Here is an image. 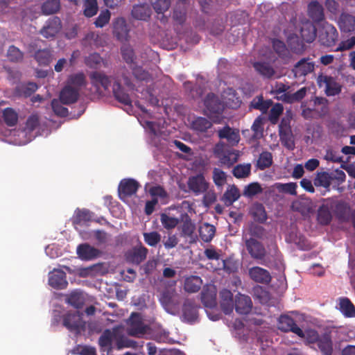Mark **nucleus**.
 I'll return each mask as SVG.
<instances>
[{
	"mask_svg": "<svg viewBox=\"0 0 355 355\" xmlns=\"http://www.w3.org/2000/svg\"><path fill=\"white\" fill-rule=\"evenodd\" d=\"M248 273L250 279L257 283L268 284L271 282L270 272L261 267L254 266L249 269Z\"/></svg>",
	"mask_w": 355,
	"mask_h": 355,
	"instance_id": "obj_19",
	"label": "nucleus"
},
{
	"mask_svg": "<svg viewBox=\"0 0 355 355\" xmlns=\"http://www.w3.org/2000/svg\"><path fill=\"white\" fill-rule=\"evenodd\" d=\"M191 126L197 132H206L212 127V123L205 117L198 116L192 121Z\"/></svg>",
	"mask_w": 355,
	"mask_h": 355,
	"instance_id": "obj_42",
	"label": "nucleus"
},
{
	"mask_svg": "<svg viewBox=\"0 0 355 355\" xmlns=\"http://www.w3.org/2000/svg\"><path fill=\"white\" fill-rule=\"evenodd\" d=\"M112 93L117 101L125 105L132 106V100L129 94L125 92L121 85L117 81L113 84Z\"/></svg>",
	"mask_w": 355,
	"mask_h": 355,
	"instance_id": "obj_26",
	"label": "nucleus"
},
{
	"mask_svg": "<svg viewBox=\"0 0 355 355\" xmlns=\"http://www.w3.org/2000/svg\"><path fill=\"white\" fill-rule=\"evenodd\" d=\"M318 87L324 88V93L327 96L338 95L342 91V85L336 78L331 76L320 74L317 78Z\"/></svg>",
	"mask_w": 355,
	"mask_h": 355,
	"instance_id": "obj_2",
	"label": "nucleus"
},
{
	"mask_svg": "<svg viewBox=\"0 0 355 355\" xmlns=\"http://www.w3.org/2000/svg\"><path fill=\"white\" fill-rule=\"evenodd\" d=\"M272 43L274 51L279 58L285 59L289 57L290 52L284 42L274 39Z\"/></svg>",
	"mask_w": 355,
	"mask_h": 355,
	"instance_id": "obj_46",
	"label": "nucleus"
},
{
	"mask_svg": "<svg viewBox=\"0 0 355 355\" xmlns=\"http://www.w3.org/2000/svg\"><path fill=\"white\" fill-rule=\"evenodd\" d=\"M119 328H113L112 330L105 329L98 338V345L101 348L112 347L113 340L116 341Z\"/></svg>",
	"mask_w": 355,
	"mask_h": 355,
	"instance_id": "obj_29",
	"label": "nucleus"
},
{
	"mask_svg": "<svg viewBox=\"0 0 355 355\" xmlns=\"http://www.w3.org/2000/svg\"><path fill=\"white\" fill-rule=\"evenodd\" d=\"M279 137L282 144L288 150H293L295 148V142L291 131L280 130Z\"/></svg>",
	"mask_w": 355,
	"mask_h": 355,
	"instance_id": "obj_50",
	"label": "nucleus"
},
{
	"mask_svg": "<svg viewBox=\"0 0 355 355\" xmlns=\"http://www.w3.org/2000/svg\"><path fill=\"white\" fill-rule=\"evenodd\" d=\"M236 313L241 315L249 313L252 307L251 298L245 295L239 293L235 297L234 306Z\"/></svg>",
	"mask_w": 355,
	"mask_h": 355,
	"instance_id": "obj_18",
	"label": "nucleus"
},
{
	"mask_svg": "<svg viewBox=\"0 0 355 355\" xmlns=\"http://www.w3.org/2000/svg\"><path fill=\"white\" fill-rule=\"evenodd\" d=\"M49 284L55 289L65 288L68 285L66 273L62 270L54 269L49 274Z\"/></svg>",
	"mask_w": 355,
	"mask_h": 355,
	"instance_id": "obj_16",
	"label": "nucleus"
},
{
	"mask_svg": "<svg viewBox=\"0 0 355 355\" xmlns=\"http://www.w3.org/2000/svg\"><path fill=\"white\" fill-rule=\"evenodd\" d=\"M339 309L346 317H355V306L347 297L340 299Z\"/></svg>",
	"mask_w": 355,
	"mask_h": 355,
	"instance_id": "obj_41",
	"label": "nucleus"
},
{
	"mask_svg": "<svg viewBox=\"0 0 355 355\" xmlns=\"http://www.w3.org/2000/svg\"><path fill=\"white\" fill-rule=\"evenodd\" d=\"M332 205V211L335 213L340 220H345L348 216L349 211V206L345 202L338 200L336 199L330 198Z\"/></svg>",
	"mask_w": 355,
	"mask_h": 355,
	"instance_id": "obj_27",
	"label": "nucleus"
},
{
	"mask_svg": "<svg viewBox=\"0 0 355 355\" xmlns=\"http://www.w3.org/2000/svg\"><path fill=\"white\" fill-rule=\"evenodd\" d=\"M110 16L111 13L107 9L102 10L94 22L95 26L103 28L110 21Z\"/></svg>",
	"mask_w": 355,
	"mask_h": 355,
	"instance_id": "obj_64",
	"label": "nucleus"
},
{
	"mask_svg": "<svg viewBox=\"0 0 355 355\" xmlns=\"http://www.w3.org/2000/svg\"><path fill=\"white\" fill-rule=\"evenodd\" d=\"M243 239L246 250L250 257L254 259L261 261V263L265 264L262 261L266 257V250L263 243L254 238L243 237Z\"/></svg>",
	"mask_w": 355,
	"mask_h": 355,
	"instance_id": "obj_4",
	"label": "nucleus"
},
{
	"mask_svg": "<svg viewBox=\"0 0 355 355\" xmlns=\"http://www.w3.org/2000/svg\"><path fill=\"white\" fill-rule=\"evenodd\" d=\"M309 16L316 22L322 21L324 18V9L318 1H311L308 6Z\"/></svg>",
	"mask_w": 355,
	"mask_h": 355,
	"instance_id": "obj_33",
	"label": "nucleus"
},
{
	"mask_svg": "<svg viewBox=\"0 0 355 355\" xmlns=\"http://www.w3.org/2000/svg\"><path fill=\"white\" fill-rule=\"evenodd\" d=\"M60 7V0H46L42 6V10L45 15H52L57 12Z\"/></svg>",
	"mask_w": 355,
	"mask_h": 355,
	"instance_id": "obj_48",
	"label": "nucleus"
},
{
	"mask_svg": "<svg viewBox=\"0 0 355 355\" xmlns=\"http://www.w3.org/2000/svg\"><path fill=\"white\" fill-rule=\"evenodd\" d=\"M151 4L157 13L163 14L168 10L171 6V0H152Z\"/></svg>",
	"mask_w": 355,
	"mask_h": 355,
	"instance_id": "obj_58",
	"label": "nucleus"
},
{
	"mask_svg": "<svg viewBox=\"0 0 355 355\" xmlns=\"http://www.w3.org/2000/svg\"><path fill=\"white\" fill-rule=\"evenodd\" d=\"M77 254L83 260H91L98 257L101 252L90 245L84 243L78 246Z\"/></svg>",
	"mask_w": 355,
	"mask_h": 355,
	"instance_id": "obj_23",
	"label": "nucleus"
},
{
	"mask_svg": "<svg viewBox=\"0 0 355 355\" xmlns=\"http://www.w3.org/2000/svg\"><path fill=\"white\" fill-rule=\"evenodd\" d=\"M202 284V281L200 277L192 275L185 279L184 288L187 293H196L200 289Z\"/></svg>",
	"mask_w": 355,
	"mask_h": 355,
	"instance_id": "obj_37",
	"label": "nucleus"
},
{
	"mask_svg": "<svg viewBox=\"0 0 355 355\" xmlns=\"http://www.w3.org/2000/svg\"><path fill=\"white\" fill-rule=\"evenodd\" d=\"M250 171L251 165L250 164H239L233 168L232 173L236 178H245L250 175Z\"/></svg>",
	"mask_w": 355,
	"mask_h": 355,
	"instance_id": "obj_53",
	"label": "nucleus"
},
{
	"mask_svg": "<svg viewBox=\"0 0 355 355\" xmlns=\"http://www.w3.org/2000/svg\"><path fill=\"white\" fill-rule=\"evenodd\" d=\"M332 205L330 198L323 199V202L318 209L317 220L322 225H329L332 220Z\"/></svg>",
	"mask_w": 355,
	"mask_h": 355,
	"instance_id": "obj_13",
	"label": "nucleus"
},
{
	"mask_svg": "<svg viewBox=\"0 0 355 355\" xmlns=\"http://www.w3.org/2000/svg\"><path fill=\"white\" fill-rule=\"evenodd\" d=\"M3 119L8 126L13 127L18 122V114L14 109L6 107L3 110Z\"/></svg>",
	"mask_w": 355,
	"mask_h": 355,
	"instance_id": "obj_44",
	"label": "nucleus"
},
{
	"mask_svg": "<svg viewBox=\"0 0 355 355\" xmlns=\"http://www.w3.org/2000/svg\"><path fill=\"white\" fill-rule=\"evenodd\" d=\"M261 192L262 188L260 184L258 182H252L245 187L243 195L251 198Z\"/></svg>",
	"mask_w": 355,
	"mask_h": 355,
	"instance_id": "obj_60",
	"label": "nucleus"
},
{
	"mask_svg": "<svg viewBox=\"0 0 355 355\" xmlns=\"http://www.w3.org/2000/svg\"><path fill=\"white\" fill-rule=\"evenodd\" d=\"M338 25L341 31L351 33L355 30V17L346 13L340 16Z\"/></svg>",
	"mask_w": 355,
	"mask_h": 355,
	"instance_id": "obj_32",
	"label": "nucleus"
},
{
	"mask_svg": "<svg viewBox=\"0 0 355 355\" xmlns=\"http://www.w3.org/2000/svg\"><path fill=\"white\" fill-rule=\"evenodd\" d=\"M333 177L327 172H321L318 173L315 180V184L324 188H329L331 184Z\"/></svg>",
	"mask_w": 355,
	"mask_h": 355,
	"instance_id": "obj_55",
	"label": "nucleus"
},
{
	"mask_svg": "<svg viewBox=\"0 0 355 355\" xmlns=\"http://www.w3.org/2000/svg\"><path fill=\"white\" fill-rule=\"evenodd\" d=\"M180 217L175 218L168 216L166 214H162L160 216V221L163 227L166 230L175 228L180 223Z\"/></svg>",
	"mask_w": 355,
	"mask_h": 355,
	"instance_id": "obj_52",
	"label": "nucleus"
},
{
	"mask_svg": "<svg viewBox=\"0 0 355 355\" xmlns=\"http://www.w3.org/2000/svg\"><path fill=\"white\" fill-rule=\"evenodd\" d=\"M204 105L205 107V113L209 117H213L216 114H222L224 110V106L218 98V97L213 94H208L205 100Z\"/></svg>",
	"mask_w": 355,
	"mask_h": 355,
	"instance_id": "obj_7",
	"label": "nucleus"
},
{
	"mask_svg": "<svg viewBox=\"0 0 355 355\" xmlns=\"http://www.w3.org/2000/svg\"><path fill=\"white\" fill-rule=\"evenodd\" d=\"M254 69L261 76L270 78L272 77L275 73L273 67L266 62H256L253 64Z\"/></svg>",
	"mask_w": 355,
	"mask_h": 355,
	"instance_id": "obj_40",
	"label": "nucleus"
},
{
	"mask_svg": "<svg viewBox=\"0 0 355 355\" xmlns=\"http://www.w3.org/2000/svg\"><path fill=\"white\" fill-rule=\"evenodd\" d=\"M187 8L184 5H178L173 10V19L178 24L182 25L187 19Z\"/></svg>",
	"mask_w": 355,
	"mask_h": 355,
	"instance_id": "obj_47",
	"label": "nucleus"
},
{
	"mask_svg": "<svg viewBox=\"0 0 355 355\" xmlns=\"http://www.w3.org/2000/svg\"><path fill=\"white\" fill-rule=\"evenodd\" d=\"M306 87H304L293 94H289L286 92L280 94L279 96H277V98L286 103H293L303 99L306 94Z\"/></svg>",
	"mask_w": 355,
	"mask_h": 355,
	"instance_id": "obj_30",
	"label": "nucleus"
},
{
	"mask_svg": "<svg viewBox=\"0 0 355 355\" xmlns=\"http://www.w3.org/2000/svg\"><path fill=\"white\" fill-rule=\"evenodd\" d=\"M277 327L283 332H293L298 336H303V330L296 324L293 318L287 315L279 316Z\"/></svg>",
	"mask_w": 355,
	"mask_h": 355,
	"instance_id": "obj_11",
	"label": "nucleus"
},
{
	"mask_svg": "<svg viewBox=\"0 0 355 355\" xmlns=\"http://www.w3.org/2000/svg\"><path fill=\"white\" fill-rule=\"evenodd\" d=\"M272 164V155L269 151H263L257 162V167L260 170H265Z\"/></svg>",
	"mask_w": 355,
	"mask_h": 355,
	"instance_id": "obj_45",
	"label": "nucleus"
},
{
	"mask_svg": "<svg viewBox=\"0 0 355 355\" xmlns=\"http://www.w3.org/2000/svg\"><path fill=\"white\" fill-rule=\"evenodd\" d=\"M139 187V184L132 178L123 179L119 185L118 192L121 200H125L128 197L135 194Z\"/></svg>",
	"mask_w": 355,
	"mask_h": 355,
	"instance_id": "obj_9",
	"label": "nucleus"
},
{
	"mask_svg": "<svg viewBox=\"0 0 355 355\" xmlns=\"http://www.w3.org/2000/svg\"><path fill=\"white\" fill-rule=\"evenodd\" d=\"M220 297L222 311L226 315L230 314L234 306L232 293L227 289H223L220 292Z\"/></svg>",
	"mask_w": 355,
	"mask_h": 355,
	"instance_id": "obj_22",
	"label": "nucleus"
},
{
	"mask_svg": "<svg viewBox=\"0 0 355 355\" xmlns=\"http://www.w3.org/2000/svg\"><path fill=\"white\" fill-rule=\"evenodd\" d=\"M116 345L117 349H121L127 347L135 348L137 344L136 341L128 338L127 337L120 334L118 331L117 336L116 338Z\"/></svg>",
	"mask_w": 355,
	"mask_h": 355,
	"instance_id": "obj_51",
	"label": "nucleus"
},
{
	"mask_svg": "<svg viewBox=\"0 0 355 355\" xmlns=\"http://www.w3.org/2000/svg\"><path fill=\"white\" fill-rule=\"evenodd\" d=\"M38 87L36 83L29 82L18 85L15 89V95L18 97L27 98L36 92Z\"/></svg>",
	"mask_w": 355,
	"mask_h": 355,
	"instance_id": "obj_31",
	"label": "nucleus"
},
{
	"mask_svg": "<svg viewBox=\"0 0 355 355\" xmlns=\"http://www.w3.org/2000/svg\"><path fill=\"white\" fill-rule=\"evenodd\" d=\"M97 0H85L83 13L87 17L94 16L98 12Z\"/></svg>",
	"mask_w": 355,
	"mask_h": 355,
	"instance_id": "obj_54",
	"label": "nucleus"
},
{
	"mask_svg": "<svg viewBox=\"0 0 355 355\" xmlns=\"http://www.w3.org/2000/svg\"><path fill=\"white\" fill-rule=\"evenodd\" d=\"M320 42L327 47L334 46L338 38V33L332 24H325L322 26L319 33Z\"/></svg>",
	"mask_w": 355,
	"mask_h": 355,
	"instance_id": "obj_6",
	"label": "nucleus"
},
{
	"mask_svg": "<svg viewBox=\"0 0 355 355\" xmlns=\"http://www.w3.org/2000/svg\"><path fill=\"white\" fill-rule=\"evenodd\" d=\"M180 223H181L180 226L181 236L194 240L196 225L188 214L184 212L180 214Z\"/></svg>",
	"mask_w": 355,
	"mask_h": 355,
	"instance_id": "obj_15",
	"label": "nucleus"
},
{
	"mask_svg": "<svg viewBox=\"0 0 355 355\" xmlns=\"http://www.w3.org/2000/svg\"><path fill=\"white\" fill-rule=\"evenodd\" d=\"M67 302L74 308H81L84 304V299L82 295L78 292H72L67 299Z\"/></svg>",
	"mask_w": 355,
	"mask_h": 355,
	"instance_id": "obj_57",
	"label": "nucleus"
},
{
	"mask_svg": "<svg viewBox=\"0 0 355 355\" xmlns=\"http://www.w3.org/2000/svg\"><path fill=\"white\" fill-rule=\"evenodd\" d=\"M33 57L40 65L46 66L51 61V53L49 49L35 51Z\"/></svg>",
	"mask_w": 355,
	"mask_h": 355,
	"instance_id": "obj_43",
	"label": "nucleus"
},
{
	"mask_svg": "<svg viewBox=\"0 0 355 355\" xmlns=\"http://www.w3.org/2000/svg\"><path fill=\"white\" fill-rule=\"evenodd\" d=\"M132 73L135 79L139 81L148 82L151 79L150 74L141 67H134Z\"/></svg>",
	"mask_w": 355,
	"mask_h": 355,
	"instance_id": "obj_63",
	"label": "nucleus"
},
{
	"mask_svg": "<svg viewBox=\"0 0 355 355\" xmlns=\"http://www.w3.org/2000/svg\"><path fill=\"white\" fill-rule=\"evenodd\" d=\"M67 85H70L80 92L86 85L85 76L83 72L71 74L69 76Z\"/></svg>",
	"mask_w": 355,
	"mask_h": 355,
	"instance_id": "obj_39",
	"label": "nucleus"
},
{
	"mask_svg": "<svg viewBox=\"0 0 355 355\" xmlns=\"http://www.w3.org/2000/svg\"><path fill=\"white\" fill-rule=\"evenodd\" d=\"M266 230L265 229L259 225L257 224H251L248 228V234H250V238H257V239H263L265 236Z\"/></svg>",
	"mask_w": 355,
	"mask_h": 355,
	"instance_id": "obj_61",
	"label": "nucleus"
},
{
	"mask_svg": "<svg viewBox=\"0 0 355 355\" xmlns=\"http://www.w3.org/2000/svg\"><path fill=\"white\" fill-rule=\"evenodd\" d=\"M218 135L220 139H225L232 146L238 144L240 140V135L238 131L232 129L229 125H225L219 130Z\"/></svg>",
	"mask_w": 355,
	"mask_h": 355,
	"instance_id": "obj_25",
	"label": "nucleus"
},
{
	"mask_svg": "<svg viewBox=\"0 0 355 355\" xmlns=\"http://www.w3.org/2000/svg\"><path fill=\"white\" fill-rule=\"evenodd\" d=\"M83 314L79 311L67 312L62 316V325L71 332H79L85 327Z\"/></svg>",
	"mask_w": 355,
	"mask_h": 355,
	"instance_id": "obj_3",
	"label": "nucleus"
},
{
	"mask_svg": "<svg viewBox=\"0 0 355 355\" xmlns=\"http://www.w3.org/2000/svg\"><path fill=\"white\" fill-rule=\"evenodd\" d=\"M198 306L193 300L187 299L182 306V317L184 321L193 323L198 318Z\"/></svg>",
	"mask_w": 355,
	"mask_h": 355,
	"instance_id": "obj_14",
	"label": "nucleus"
},
{
	"mask_svg": "<svg viewBox=\"0 0 355 355\" xmlns=\"http://www.w3.org/2000/svg\"><path fill=\"white\" fill-rule=\"evenodd\" d=\"M317 30L315 26L310 21L302 23L300 27V37L307 43H311L316 37Z\"/></svg>",
	"mask_w": 355,
	"mask_h": 355,
	"instance_id": "obj_24",
	"label": "nucleus"
},
{
	"mask_svg": "<svg viewBox=\"0 0 355 355\" xmlns=\"http://www.w3.org/2000/svg\"><path fill=\"white\" fill-rule=\"evenodd\" d=\"M302 116L305 119H318L329 113L328 100L324 97L314 96L302 103Z\"/></svg>",
	"mask_w": 355,
	"mask_h": 355,
	"instance_id": "obj_1",
	"label": "nucleus"
},
{
	"mask_svg": "<svg viewBox=\"0 0 355 355\" xmlns=\"http://www.w3.org/2000/svg\"><path fill=\"white\" fill-rule=\"evenodd\" d=\"M240 197L239 189L235 185L229 186L223 193L221 200L226 207L231 206Z\"/></svg>",
	"mask_w": 355,
	"mask_h": 355,
	"instance_id": "obj_35",
	"label": "nucleus"
},
{
	"mask_svg": "<svg viewBox=\"0 0 355 355\" xmlns=\"http://www.w3.org/2000/svg\"><path fill=\"white\" fill-rule=\"evenodd\" d=\"M295 67L297 70H299L301 71V74L306 75L314 69V65L311 62H308V60H306L304 58L301 59L300 61H298L295 65Z\"/></svg>",
	"mask_w": 355,
	"mask_h": 355,
	"instance_id": "obj_59",
	"label": "nucleus"
},
{
	"mask_svg": "<svg viewBox=\"0 0 355 355\" xmlns=\"http://www.w3.org/2000/svg\"><path fill=\"white\" fill-rule=\"evenodd\" d=\"M91 83L96 89V92L102 94L103 90L107 91L111 85L112 77L103 72L93 71L89 75Z\"/></svg>",
	"mask_w": 355,
	"mask_h": 355,
	"instance_id": "obj_8",
	"label": "nucleus"
},
{
	"mask_svg": "<svg viewBox=\"0 0 355 355\" xmlns=\"http://www.w3.org/2000/svg\"><path fill=\"white\" fill-rule=\"evenodd\" d=\"M216 234V227L213 225L205 223L199 228V235L202 241L210 242Z\"/></svg>",
	"mask_w": 355,
	"mask_h": 355,
	"instance_id": "obj_38",
	"label": "nucleus"
},
{
	"mask_svg": "<svg viewBox=\"0 0 355 355\" xmlns=\"http://www.w3.org/2000/svg\"><path fill=\"white\" fill-rule=\"evenodd\" d=\"M187 184L189 189L196 195L205 193L209 188L208 182L201 173L191 176L188 180Z\"/></svg>",
	"mask_w": 355,
	"mask_h": 355,
	"instance_id": "obj_12",
	"label": "nucleus"
},
{
	"mask_svg": "<svg viewBox=\"0 0 355 355\" xmlns=\"http://www.w3.org/2000/svg\"><path fill=\"white\" fill-rule=\"evenodd\" d=\"M148 252L146 247L140 245L128 250L125 253V259L130 263L139 265L146 259Z\"/></svg>",
	"mask_w": 355,
	"mask_h": 355,
	"instance_id": "obj_17",
	"label": "nucleus"
},
{
	"mask_svg": "<svg viewBox=\"0 0 355 355\" xmlns=\"http://www.w3.org/2000/svg\"><path fill=\"white\" fill-rule=\"evenodd\" d=\"M80 96L78 89H74L70 85H66L60 94V100L62 104L70 105L76 103Z\"/></svg>",
	"mask_w": 355,
	"mask_h": 355,
	"instance_id": "obj_20",
	"label": "nucleus"
},
{
	"mask_svg": "<svg viewBox=\"0 0 355 355\" xmlns=\"http://www.w3.org/2000/svg\"><path fill=\"white\" fill-rule=\"evenodd\" d=\"M148 327L144 324L137 313H132L128 320L127 334L129 336L141 338L147 331Z\"/></svg>",
	"mask_w": 355,
	"mask_h": 355,
	"instance_id": "obj_5",
	"label": "nucleus"
},
{
	"mask_svg": "<svg viewBox=\"0 0 355 355\" xmlns=\"http://www.w3.org/2000/svg\"><path fill=\"white\" fill-rule=\"evenodd\" d=\"M143 236L146 243L151 247H155L161 241V235L156 231L144 232Z\"/></svg>",
	"mask_w": 355,
	"mask_h": 355,
	"instance_id": "obj_56",
	"label": "nucleus"
},
{
	"mask_svg": "<svg viewBox=\"0 0 355 355\" xmlns=\"http://www.w3.org/2000/svg\"><path fill=\"white\" fill-rule=\"evenodd\" d=\"M201 301L203 305L208 308L216 306V292L214 288L204 287L201 292Z\"/></svg>",
	"mask_w": 355,
	"mask_h": 355,
	"instance_id": "obj_28",
	"label": "nucleus"
},
{
	"mask_svg": "<svg viewBox=\"0 0 355 355\" xmlns=\"http://www.w3.org/2000/svg\"><path fill=\"white\" fill-rule=\"evenodd\" d=\"M283 110H284V107L281 103H276L275 105H274L270 110V113H269L270 121L272 123L275 124L277 122L279 117L282 114Z\"/></svg>",
	"mask_w": 355,
	"mask_h": 355,
	"instance_id": "obj_62",
	"label": "nucleus"
},
{
	"mask_svg": "<svg viewBox=\"0 0 355 355\" xmlns=\"http://www.w3.org/2000/svg\"><path fill=\"white\" fill-rule=\"evenodd\" d=\"M150 15V8L146 3L134 6L132 10V17L139 20L147 21Z\"/></svg>",
	"mask_w": 355,
	"mask_h": 355,
	"instance_id": "obj_34",
	"label": "nucleus"
},
{
	"mask_svg": "<svg viewBox=\"0 0 355 355\" xmlns=\"http://www.w3.org/2000/svg\"><path fill=\"white\" fill-rule=\"evenodd\" d=\"M250 215L257 222L263 223L267 220V214L264 206L259 202L254 203L250 211Z\"/></svg>",
	"mask_w": 355,
	"mask_h": 355,
	"instance_id": "obj_36",
	"label": "nucleus"
},
{
	"mask_svg": "<svg viewBox=\"0 0 355 355\" xmlns=\"http://www.w3.org/2000/svg\"><path fill=\"white\" fill-rule=\"evenodd\" d=\"M317 345L323 355H332L334 349L331 333L325 332L320 335Z\"/></svg>",
	"mask_w": 355,
	"mask_h": 355,
	"instance_id": "obj_21",
	"label": "nucleus"
},
{
	"mask_svg": "<svg viewBox=\"0 0 355 355\" xmlns=\"http://www.w3.org/2000/svg\"><path fill=\"white\" fill-rule=\"evenodd\" d=\"M92 212L87 209H78L76 211V215L73 219V223L76 225H81L83 223H87L92 220Z\"/></svg>",
	"mask_w": 355,
	"mask_h": 355,
	"instance_id": "obj_49",
	"label": "nucleus"
},
{
	"mask_svg": "<svg viewBox=\"0 0 355 355\" xmlns=\"http://www.w3.org/2000/svg\"><path fill=\"white\" fill-rule=\"evenodd\" d=\"M62 22L59 17H53L49 18L40 30V34L45 38H53L60 31Z\"/></svg>",
	"mask_w": 355,
	"mask_h": 355,
	"instance_id": "obj_10",
	"label": "nucleus"
}]
</instances>
